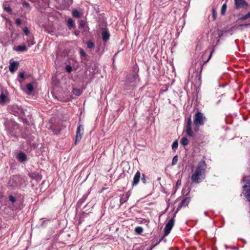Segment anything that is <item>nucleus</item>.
Returning a JSON list of instances; mask_svg holds the SVG:
<instances>
[{
  "label": "nucleus",
  "instance_id": "2",
  "mask_svg": "<svg viewBox=\"0 0 250 250\" xmlns=\"http://www.w3.org/2000/svg\"><path fill=\"white\" fill-rule=\"evenodd\" d=\"M138 77V74H131L126 76L125 81V88L127 89H130L134 86V83Z\"/></svg>",
  "mask_w": 250,
  "mask_h": 250
},
{
  "label": "nucleus",
  "instance_id": "26",
  "mask_svg": "<svg viewBox=\"0 0 250 250\" xmlns=\"http://www.w3.org/2000/svg\"><path fill=\"white\" fill-rule=\"evenodd\" d=\"M87 47L88 48L92 49L94 46V43H93V42L92 41L89 40L87 42Z\"/></svg>",
  "mask_w": 250,
  "mask_h": 250
},
{
  "label": "nucleus",
  "instance_id": "39",
  "mask_svg": "<svg viewBox=\"0 0 250 250\" xmlns=\"http://www.w3.org/2000/svg\"><path fill=\"white\" fill-rule=\"evenodd\" d=\"M4 10L8 13H10L12 12V9L9 6L4 7Z\"/></svg>",
  "mask_w": 250,
  "mask_h": 250
},
{
  "label": "nucleus",
  "instance_id": "6",
  "mask_svg": "<svg viewBox=\"0 0 250 250\" xmlns=\"http://www.w3.org/2000/svg\"><path fill=\"white\" fill-rule=\"evenodd\" d=\"M236 9L246 8L248 6V3L245 0H234Z\"/></svg>",
  "mask_w": 250,
  "mask_h": 250
},
{
  "label": "nucleus",
  "instance_id": "47",
  "mask_svg": "<svg viewBox=\"0 0 250 250\" xmlns=\"http://www.w3.org/2000/svg\"><path fill=\"white\" fill-rule=\"evenodd\" d=\"M181 181H180V180H178V181H177V183H176V186H179V185H181Z\"/></svg>",
  "mask_w": 250,
  "mask_h": 250
},
{
  "label": "nucleus",
  "instance_id": "14",
  "mask_svg": "<svg viewBox=\"0 0 250 250\" xmlns=\"http://www.w3.org/2000/svg\"><path fill=\"white\" fill-rule=\"evenodd\" d=\"M18 159L21 162L25 161L27 159V156L23 152H20L17 155Z\"/></svg>",
  "mask_w": 250,
  "mask_h": 250
},
{
  "label": "nucleus",
  "instance_id": "12",
  "mask_svg": "<svg viewBox=\"0 0 250 250\" xmlns=\"http://www.w3.org/2000/svg\"><path fill=\"white\" fill-rule=\"evenodd\" d=\"M186 128L187 135L190 137H193L194 133L191 129V123H187Z\"/></svg>",
  "mask_w": 250,
  "mask_h": 250
},
{
  "label": "nucleus",
  "instance_id": "23",
  "mask_svg": "<svg viewBox=\"0 0 250 250\" xmlns=\"http://www.w3.org/2000/svg\"><path fill=\"white\" fill-rule=\"evenodd\" d=\"M67 23H68V26L70 28L74 26V25H75L74 22L73 20H72V19H71V18L68 19V21H67Z\"/></svg>",
  "mask_w": 250,
  "mask_h": 250
},
{
  "label": "nucleus",
  "instance_id": "27",
  "mask_svg": "<svg viewBox=\"0 0 250 250\" xmlns=\"http://www.w3.org/2000/svg\"><path fill=\"white\" fill-rule=\"evenodd\" d=\"M26 88L29 92H32L33 90L34 87L31 83H28L26 84Z\"/></svg>",
  "mask_w": 250,
  "mask_h": 250
},
{
  "label": "nucleus",
  "instance_id": "30",
  "mask_svg": "<svg viewBox=\"0 0 250 250\" xmlns=\"http://www.w3.org/2000/svg\"><path fill=\"white\" fill-rule=\"evenodd\" d=\"M178 157L177 155H175V156H174L172 159L171 165L172 166L176 165L178 162Z\"/></svg>",
  "mask_w": 250,
  "mask_h": 250
},
{
  "label": "nucleus",
  "instance_id": "8",
  "mask_svg": "<svg viewBox=\"0 0 250 250\" xmlns=\"http://www.w3.org/2000/svg\"><path fill=\"white\" fill-rule=\"evenodd\" d=\"M191 198L189 197H188L182 200L181 203L178 206L176 213L182 207H186L188 206V204L190 202Z\"/></svg>",
  "mask_w": 250,
  "mask_h": 250
},
{
  "label": "nucleus",
  "instance_id": "5",
  "mask_svg": "<svg viewBox=\"0 0 250 250\" xmlns=\"http://www.w3.org/2000/svg\"><path fill=\"white\" fill-rule=\"evenodd\" d=\"M5 127L11 136H15L17 134L15 129L19 128V125L16 122H11L6 125Z\"/></svg>",
  "mask_w": 250,
  "mask_h": 250
},
{
  "label": "nucleus",
  "instance_id": "31",
  "mask_svg": "<svg viewBox=\"0 0 250 250\" xmlns=\"http://www.w3.org/2000/svg\"><path fill=\"white\" fill-rule=\"evenodd\" d=\"M212 18L213 20H216V12L215 9L214 8H213L212 9Z\"/></svg>",
  "mask_w": 250,
  "mask_h": 250
},
{
  "label": "nucleus",
  "instance_id": "36",
  "mask_svg": "<svg viewBox=\"0 0 250 250\" xmlns=\"http://www.w3.org/2000/svg\"><path fill=\"white\" fill-rule=\"evenodd\" d=\"M65 69L68 72L70 73L72 71V67L70 65H67Z\"/></svg>",
  "mask_w": 250,
  "mask_h": 250
},
{
  "label": "nucleus",
  "instance_id": "28",
  "mask_svg": "<svg viewBox=\"0 0 250 250\" xmlns=\"http://www.w3.org/2000/svg\"><path fill=\"white\" fill-rule=\"evenodd\" d=\"M178 146V142L177 140H175L173 142L172 145V149L174 150L176 149Z\"/></svg>",
  "mask_w": 250,
  "mask_h": 250
},
{
  "label": "nucleus",
  "instance_id": "37",
  "mask_svg": "<svg viewBox=\"0 0 250 250\" xmlns=\"http://www.w3.org/2000/svg\"><path fill=\"white\" fill-rule=\"evenodd\" d=\"M85 23L84 21L81 20L79 22V26H81L82 28H83L85 26Z\"/></svg>",
  "mask_w": 250,
  "mask_h": 250
},
{
  "label": "nucleus",
  "instance_id": "44",
  "mask_svg": "<svg viewBox=\"0 0 250 250\" xmlns=\"http://www.w3.org/2000/svg\"><path fill=\"white\" fill-rule=\"evenodd\" d=\"M187 123H192L191 116L189 117L187 119Z\"/></svg>",
  "mask_w": 250,
  "mask_h": 250
},
{
  "label": "nucleus",
  "instance_id": "13",
  "mask_svg": "<svg viewBox=\"0 0 250 250\" xmlns=\"http://www.w3.org/2000/svg\"><path fill=\"white\" fill-rule=\"evenodd\" d=\"M19 65V64L17 62H11L9 66V70L12 72L15 71L18 69Z\"/></svg>",
  "mask_w": 250,
  "mask_h": 250
},
{
  "label": "nucleus",
  "instance_id": "17",
  "mask_svg": "<svg viewBox=\"0 0 250 250\" xmlns=\"http://www.w3.org/2000/svg\"><path fill=\"white\" fill-rule=\"evenodd\" d=\"M72 15L74 18H79L81 17L80 13L76 9L72 10Z\"/></svg>",
  "mask_w": 250,
  "mask_h": 250
},
{
  "label": "nucleus",
  "instance_id": "7",
  "mask_svg": "<svg viewBox=\"0 0 250 250\" xmlns=\"http://www.w3.org/2000/svg\"><path fill=\"white\" fill-rule=\"evenodd\" d=\"M83 133V128L82 125H79L77 129V133L76 136L75 143L77 142H79L81 139L82 135Z\"/></svg>",
  "mask_w": 250,
  "mask_h": 250
},
{
  "label": "nucleus",
  "instance_id": "3",
  "mask_svg": "<svg viewBox=\"0 0 250 250\" xmlns=\"http://www.w3.org/2000/svg\"><path fill=\"white\" fill-rule=\"evenodd\" d=\"M174 217H175V216H174L173 217V218L170 219L168 221L166 225V226L164 229L165 231H164V236L155 245H154L153 247H152V248L150 249V250L151 249H152L155 246H156L157 245L159 244L160 242L161 241V240L164 238V237H165V236H166L168 234H169V233H170V232L174 225V221H175Z\"/></svg>",
  "mask_w": 250,
  "mask_h": 250
},
{
  "label": "nucleus",
  "instance_id": "22",
  "mask_svg": "<svg viewBox=\"0 0 250 250\" xmlns=\"http://www.w3.org/2000/svg\"><path fill=\"white\" fill-rule=\"evenodd\" d=\"M227 6L226 3L223 4V5L222 6V7L221 9V14L222 15H224L225 14L226 9H227Z\"/></svg>",
  "mask_w": 250,
  "mask_h": 250
},
{
  "label": "nucleus",
  "instance_id": "40",
  "mask_svg": "<svg viewBox=\"0 0 250 250\" xmlns=\"http://www.w3.org/2000/svg\"><path fill=\"white\" fill-rule=\"evenodd\" d=\"M23 31L26 35H28L29 33V31L27 27H24L23 28Z\"/></svg>",
  "mask_w": 250,
  "mask_h": 250
},
{
  "label": "nucleus",
  "instance_id": "51",
  "mask_svg": "<svg viewBox=\"0 0 250 250\" xmlns=\"http://www.w3.org/2000/svg\"><path fill=\"white\" fill-rule=\"evenodd\" d=\"M15 178V177H13L10 181V182L11 181V180H13ZM15 178H16V177H15Z\"/></svg>",
  "mask_w": 250,
  "mask_h": 250
},
{
  "label": "nucleus",
  "instance_id": "41",
  "mask_svg": "<svg viewBox=\"0 0 250 250\" xmlns=\"http://www.w3.org/2000/svg\"><path fill=\"white\" fill-rule=\"evenodd\" d=\"M249 18H250V16H249V14L248 13V14H247L245 15L244 16H242V17L240 18V19H241V20H246V19H248Z\"/></svg>",
  "mask_w": 250,
  "mask_h": 250
},
{
  "label": "nucleus",
  "instance_id": "19",
  "mask_svg": "<svg viewBox=\"0 0 250 250\" xmlns=\"http://www.w3.org/2000/svg\"><path fill=\"white\" fill-rule=\"evenodd\" d=\"M181 144L184 146H186L188 144V140L186 137H183L180 141Z\"/></svg>",
  "mask_w": 250,
  "mask_h": 250
},
{
  "label": "nucleus",
  "instance_id": "48",
  "mask_svg": "<svg viewBox=\"0 0 250 250\" xmlns=\"http://www.w3.org/2000/svg\"><path fill=\"white\" fill-rule=\"evenodd\" d=\"M11 186H12V187H13L15 188V187H17V186H18V185H17V184H16V183H15V184H12L11 185Z\"/></svg>",
  "mask_w": 250,
  "mask_h": 250
},
{
  "label": "nucleus",
  "instance_id": "9",
  "mask_svg": "<svg viewBox=\"0 0 250 250\" xmlns=\"http://www.w3.org/2000/svg\"><path fill=\"white\" fill-rule=\"evenodd\" d=\"M242 181L244 183L242 187L243 189L250 188V176H246L244 177Z\"/></svg>",
  "mask_w": 250,
  "mask_h": 250
},
{
  "label": "nucleus",
  "instance_id": "29",
  "mask_svg": "<svg viewBox=\"0 0 250 250\" xmlns=\"http://www.w3.org/2000/svg\"><path fill=\"white\" fill-rule=\"evenodd\" d=\"M22 5L24 7H25L28 9V11H29L30 10L31 7L30 6V4L28 2H27L25 1H24L22 2Z\"/></svg>",
  "mask_w": 250,
  "mask_h": 250
},
{
  "label": "nucleus",
  "instance_id": "42",
  "mask_svg": "<svg viewBox=\"0 0 250 250\" xmlns=\"http://www.w3.org/2000/svg\"><path fill=\"white\" fill-rule=\"evenodd\" d=\"M80 53L81 55L83 57H85L86 56V53H85L84 50L82 48H81L80 50Z\"/></svg>",
  "mask_w": 250,
  "mask_h": 250
},
{
  "label": "nucleus",
  "instance_id": "35",
  "mask_svg": "<svg viewBox=\"0 0 250 250\" xmlns=\"http://www.w3.org/2000/svg\"><path fill=\"white\" fill-rule=\"evenodd\" d=\"M224 31L222 30H218V37L220 39L223 35Z\"/></svg>",
  "mask_w": 250,
  "mask_h": 250
},
{
  "label": "nucleus",
  "instance_id": "50",
  "mask_svg": "<svg viewBox=\"0 0 250 250\" xmlns=\"http://www.w3.org/2000/svg\"><path fill=\"white\" fill-rule=\"evenodd\" d=\"M242 25H244L245 26H247L248 25H250V23H248V24H242Z\"/></svg>",
  "mask_w": 250,
  "mask_h": 250
},
{
  "label": "nucleus",
  "instance_id": "32",
  "mask_svg": "<svg viewBox=\"0 0 250 250\" xmlns=\"http://www.w3.org/2000/svg\"><path fill=\"white\" fill-rule=\"evenodd\" d=\"M141 180L144 184H146L147 183V180L145 174H142Z\"/></svg>",
  "mask_w": 250,
  "mask_h": 250
},
{
  "label": "nucleus",
  "instance_id": "53",
  "mask_svg": "<svg viewBox=\"0 0 250 250\" xmlns=\"http://www.w3.org/2000/svg\"><path fill=\"white\" fill-rule=\"evenodd\" d=\"M207 51H208V50H206L205 53H207Z\"/></svg>",
  "mask_w": 250,
  "mask_h": 250
},
{
  "label": "nucleus",
  "instance_id": "46",
  "mask_svg": "<svg viewBox=\"0 0 250 250\" xmlns=\"http://www.w3.org/2000/svg\"><path fill=\"white\" fill-rule=\"evenodd\" d=\"M125 197H127V199H128L129 198V197L130 196V194L129 193V192H127L125 195H124Z\"/></svg>",
  "mask_w": 250,
  "mask_h": 250
},
{
  "label": "nucleus",
  "instance_id": "49",
  "mask_svg": "<svg viewBox=\"0 0 250 250\" xmlns=\"http://www.w3.org/2000/svg\"><path fill=\"white\" fill-rule=\"evenodd\" d=\"M42 225L43 224H44L45 223V220L43 218L42 219Z\"/></svg>",
  "mask_w": 250,
  "mask_h": 250
},
{
  "label": "nucleus",
  "instance_id": "43",
  "mask_svg": "<svg viewBox=\"0 0 250 250\" xmlns=\"http://www.w3.org/2000/svg\"><path fill=\"white\" fill-rule=\"evenodd\" d=\"M21 20L20 19L17 18L16 20V23L18 25H20L21 24Z\"/></svg>",
  "mask_w": 250,
  "mask_h": 250
},
{
  "label": "nucleus",
  "instance_id": "10",
  "mask_svg": "<svg viewBox=\"0 0 250 250\" xmlns=\"http://www.w3.org/2000/svg\"><path fill=\"white\" fill-rule=\"evenodd\" d=\"M141 179V173L139 171H137L135 173L132 182V186H136L137 185Z\"/></svg>",
  "mask_w": 250,
  "mask_h": 250
},
{
  "label": "nucleus",
  "instance_id": "34",
  "mask_svg": "<svg viewBox=\"0 0 250 250\" xmlns=\"http://www.w3.org/2000/svg\"><path fill=\"white\" fill-rule=\"evenodd\" d=\"M17 113L19 115H22L24 114L23 110L22 108H18Z\"/></svg>",
  "mask_w": 250,
  "mask_h": 250
},
{
  "label": "nucleus",
  "instance_id": "18",
  "mask_svg": "<svg viewBox=\"0 0 250 250\" xmlns=\"http://www.w3.org/2000/svg\"><path fill=\"white\" fill-rule=\"evenodd\" d=\"M6 96L4 94L3 91L1 90V93L0 96V103H4L5 102Z\"/></svg>",
  "mask_w": 250,
  "mask_h": 250
},
{
  "label": "nucleus",
  "instance_id": "45",
  "mask_svg": "<svg viewBox=\"0 0 250 250\" xmlns=\"http://www.w3.org/2000/svg\"><path fill=\"white\" fill-rule=\"evenodd\" d=\"M19 76L21 78H24V74L23 72H21L19 74Z\"/></svg>",
  "mask_w": 250,
  "mask_h": 250
},
{
  "label": "nucleus",
  "instance_id": "21",
  "mask_svg": "<svg viewBox=\"0 0 250 250\" xmlns=\"http://www.w3.org/2000/svg\"><path fill=\"white\" fill-rule=\"evenodd\" d=\"M16 50L17 51H24L26 50V47L25 45H18L17 46Z\"/></svg>",
  "mask_w": 250,
  "mask_h": 250
},
{
  "label": "nucleus",
  "instance_id": "33",
  "mask_svg": "<svg viewBox=\"0 0 250 250\" xmlns=\"http://www.w3.org/2000/svg\"><path fill=\"white\" fill-rule=\"evenodd\" d=\"M200 67L201 68V70H200V73L199 75H198L197 74H196V78H198V80L200 81L201 80V72H202V67H203V65H202L201 64H200Z\"/></svg>",
  "mask_w": 250,
  "mask_h": 250
},
{
  "label": "nucleus",
  "instance_id": "1",
  "mask_svg": "<svg viewBox=\"0 0 250 250\" xmlns=\"http://www.w3.org/2000/svg\"><path fill=\"white\" fill-rule=\"evenodd\" d=\"M206 167V164L204 161H200L198 163L194 173L191 176L192 182L199 183L200 177L205 174Z\"/></svg>",
  "mask_w": 250,
  "mask_h": 250
},
{
  "label": "nucleus",
  "instance_id": "24",
  "mask_svg": "<svg viewBox=\"0 0 250 250\" xmlns=\"http://www.w3.org/2000/svg\"><path fill=\"white\" fill-rule=\"evenodd\" d=\"M127 200L128 199H127V197H125L124 195H123L120 200V205L123 204L124 203L126 202Z\"/></svg>",
  "mask_w": 250,
  "mask_h": 250
},
{
  "label": "nucleus",
  "instance_id": "4",
  "mask_svg": "<svg viewBox=\"0 0 250 250\" xmlns=\"http://www.w3.org/2000/svg\"><path fill=\"white\" fill-rule=\"evenodd\" d=\"M206 121L205 116L201 112L198 111L194 115V124L196 126L203 125Z\"/></svg>",
  "mask_w": 250,
  "mask_h": 250
},
{
  "label": "nucleus",
  "instance_id": "16",
  "mask_svg": "<svg viewBox=\"0 0 250 250\" xmlns=\"http://www.w3.org/2000/svg\"><path fill=\"white\" fill-rule=\"evenodd\" d=\"M219 43H220V39L219 38V39H218L217 41V43H216V44L215 45H213V47H212V50H211V51L210 52V54H209V56H208V59H207V61H206L205 62V63L207 62H208V61L211 59V56H212V54H213V52H214V50H215V47H216V46L217 45H218V44H219Z\"/></svg>",
  "mask_w": 250,
  "mask_h": 250
},
{
  "label": "nucleus",
  "instance_id": "25",
  "mask_svg": "<svg viewBox=\"0 0 250 250\" xmlns=\"http://www.w3.org/2000/svg\"><path fill=\"white\" fill-rule=\"evenodd\" d=\"M143 231V229L141 227H137L135 229V231L136 233L140 234Z\"/></svg>",
  "mask_w": 250,
  "mask_h": 250
},
{
  "label": "nucleus",
  "instance_id": "11",
  "mask_svg": "<svg viewBox=\"0 0 250 250\" xmlns=\"http://www.w3.org/2000/svg\"><path fill=\"white\" fill-rule=\"evenodd\" d=\"M102 35L104 42H105L109 40L110 34L106 29L102 30Z\"/></svg>",
  "mask_w": 250,
  "mask_h": 250
},
{
  "label": "nucleus",
  "instance_id": "52",
  "mask_svg": "<svg viewBox=\"0 0 250 250\" xmlns=\"http://www.w3.org/2000/svg\"><path fill=\"white\" fill-rule=\"evenodd\" d=\"M249 15V16L250 17V11L248 13Z\"/></svg>",
  "mask_w": 250,
  "mask_h": 250
},
{
  "label": "nucleus",
  "instance_id": "38",
  "mask_svg": "<svg viewBox=\"0 0 250 250\" xmlns=\"http://www.w3.org/2000/svg\"><path fill=\"white\" fill-rule=\"evenodd\" d=\"M9 199L12 203H14L16 201V198L13 195L9 196Z\"/></svg>",
  "mask_w": 250,
  "mask_h": 250
},
{
  "label": "nucleus",
  "instance_id": "20",
  "mask_svg": "<svg viewBox=\"0 0 250 250\" xmlns=\"http://www.w3.org/2000/svg\"><path fill=\"white\" fill-rule=\"evenodd\" d=\"M73 93L76 96H80L82 94V91L79 88H74L73 89Z\"/></svg>",
  "mask_w": 250,
  "mask_h": 250
},
{
  "label": "nucleus",
  "instance_id": "15",
  "mask_svg": "<svg viewBox=\"0 0 250 250\" xmlns=\"http://www.w3.org/2000/svg\"><path fill=\"white\" fill-rule=\"evenodd\" d=\"M243 193L247 201L250 202V188L243 189Z\"/></svg>",
  "mask_w": 250,
  "mask_h": 250
}]
</instances>
